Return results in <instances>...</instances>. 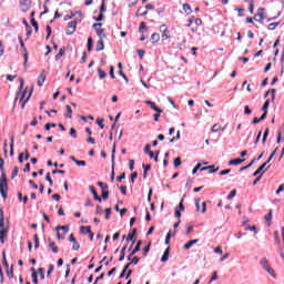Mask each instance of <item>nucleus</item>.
<instances>
[{"label":"nucleus","mask_w":284,"mask_h":284,"mask_svg":"<svg viewBox=\"0 0 284 284\" xmlns=\"http://www.w3.org/2000/svg\"><path fill=\"white\" fill-rule=\"evenodd\" d=\"M174 168H179L181 165V158H176L173 162Z\"/></svg>","instance_id":"obj_57"},{"label":"nucleus","mask_w":284,"mask_h":284,"mask_svg":"<svg viewBox=\"0 0 284 284\" xmlns=\"http://www.w3.org/2000/svg\"><path fill=\"white\" fill-rule=\"evenodd\" d=\"M110 214H112V209H105V219L106 221L110 220Z\"/></svg>","instance_id":"obj_59"},{"label":"nucleus","mask_w":284,"mask_h":284,"mask_svg":"<svg viewBox=\"0 0 284 284\" xmlns=\"http://www.w3.org/2000/svg\"><path fill=\"white\" fill-rule=\"evenodd\" d=\"M6 161L3 160V158L0 156V171H1V175H0V194L3 199V201H6L8 199V176L6 175Z\"/></svg>","instance_id":"obj_1"},{"label":"nucleus","mask_w":284,"mask_h":284,"mask_svg":"<svg viewBox=\"0 0 284 284\" xmlns=\"http://www.w3.org/2000/svg\"><path fill=\"white\" fill-rule=\"evenodd\" d=\"M67 116L68 119H72V106L71 105H67Z\"/></svg>","instance_id":"obj_43"},{"label":"nucleus","mask_w":284,"mask_h":284,"mask_svg":"<svg viewBox=\"0 0 284 284\" xmlns=\"http://www.w3.org/2000/svg\"><path fill=\"white\" fill-rule=\"evenodd\" d=\"M205 170H209L210 174H214L215 172H219V168L214 169V165L204 166L200 169V172H205Z\"/></svg>","instance_id":"obj_14"},{"label":"nucleus","mask_w":284,"mask_h":284,"mask_svg":"<svg viewBox=\"0 0 284 284\" xmlns=\"http://www.w3.org/2000/svg\"><path fill=\"white\" fill-rule=\"evenodd\" d=\"M102 199H103L104 201H108V199H110V191H108V189H104V190L102 191Z\"/></svg>","instance_id":"obj_35"},{"label":"nucleus","mask_w":284,"mask_h":284,"mask_svg":"<svg viewBox=\"0 0 284 284\" xmlns=\"http://www.w3.org/2000/svg\"><path fill=\"white\" fill-rule=\"evenodd\" d=\"M145 105H150L151 110H154V112H158L159 114H162L163 110L156 106L155 102H152L150 100L144 101Z\"/></svg>","instance_id":"obj_8"},{"label":"nucleus","mask_w":284,"mask_h":284,"mask_svg":"<svg viewBox=\"0 0 284 284\" xmlns=\"http://www.w3.org/2000/svg\"><path fill=\"white\" fill-rule=\"evenodd\" d=\"M221 123H215L212 128L211 131L212 132H219L221 130Z\"/></svg>","instance_id":"obj_40"},{"label":"nucleus","mask_w":284,"mask_h":284,"mask_svg":"<svg viewBox=\"0 0 284 284\" xmlns=\"http://www.w3.org/2000/svg\"><path fill=\"white\" fill-rule=\"evenodd\" d=\"M125 272H126V280L130 278V276H132V270H130V264H126L122 271V273L120 274V278H123V276H125Z\"/></svg>","instance_id":"obj_10"},{"label":"nucleus","mask_w":284,"mask_h":284,"mask_svg":"<svg viewBox=\"0 0 284 284\" xmlns=\"http://www.w3.org/2000/svg\"><path fill=\"white\" fill-rule=\"evenodd\" d=\"M160 32H162V33L168 32V27H166L165 24H162V26L160 27Z\"/></svg>","instance_id":"obj_64"},{"label":"nucleus","mask_w":284,"mask_h":284,"mask_svg":"<svg viewBox=\"0 0 284 284\" xmlns=\"http://www.w3.org/2000/svg\"><path fill=\"white\" fill-rule=\"evenodd\" d=\"M45 83V71H42L38 78V85L41 88Z\"/></svg>","instance_id":"obj_15"},{"label":"nucleus","mask_w":284,"mask_h":284,"mask_svg":"<svg viewBox=\"0 0 284 284\" xmlns=\"http://www.w3.org/2000/svg\"><path fill=\"white\" fill-rule=\"evenodd\" d=\"M270 170V164L264 162L254 173L253 176H258V174H265ZM262 172V173H261Z\"/></svg>","instance_id":"obj_6"},{"label":"nucleus","mask_w":284,"mask_h":284,"mask_svg":"<svg viewBox=\"0 0 284 284\" xmlns=\"http://www.w3.org/2000/svg\"><path fill=\"white\" fill-rule=\"evenodd\" d=\"M95 214H103V207H101V205H97Z\"/></svg>","instance_id":"obj_61"},{"label":"nucleus","mask_w":284,"mask_h":284,"mask_svg":"<svg viewBox=\"0 0 284 284\" xmlns=\"http://www.w3.org/2000/svg\"><path fill=\"white\" fill-rule=\"evenodd\" d=\"M20 6L23 8V11L30 10V0H20Z\"/></svg>","instance_id":"obj_18"},{"label":"nucleus","mask_w":284,"mask_h":284,"mask_svg":"<svg viewBox=\"0 0 284 284\" xmlns=\"http://www.w3.org/2000/svg\"><path fill=\"white\" fill-rule=\"evenodd\" d=\"M17 176H19V166L13 168L11 179H17Z\"/></svg>","instance_id":"obj_37"},{"label":"nucleus","mask_w":284,"mask_h":284,"mask_svg":"<svg viewBox=\"0 0 284 284\" xmlns=\"http://www.w3.org/2000/svg\"><path fill=\"white\" fill-rule=\"evenodd\" d=\"M31 277H32V283L33 284H39V274L37 272H33L31 274Z\"/></svg>","instance_id":"obj_32"},{"label":"nucleus","mask_w":284,"mask_h":284,"mask_svg":"<svg viewBox=\"0 0 284 284\" xmlns=\"http://www.w3.org/2000/svg\"><path fill=\"white\" fill-rule=\"evenodd\" d=\"M138 178H139V173L133 172V173L131 174V183H134V181H136Z\"/></svg>","instance_id":"obj_56"},{"label":"nucleus","mask_w":284,"mask_h":284,"mask_svg":"<svg viewBox=\"0 0 284 284\" xmlns=\"http://www.w3.org/2000/svg\"><path fill=\"white\" fill-rule=\"evenodd\" d=\"M92 45H94V40L92 39V37H89L88 38V44H87V48H88L89 52H92Z\"/></svg>","instance_id":"obj_26"},{"label":"nucleus","mask_w":284,"mask_h":284,"mask_svg":"<svg viewBox=\"0 0 284 284\" xmlns=\"http://www.w3.org/2000/svg\"><path fill=\"white\" fill-rule=\"evenodd\" d=\"M20 95V101H22V105L21 109H26V103H28V101H30V97H32V90L30 91V93L28 94V89H24L23 92L18 93V97ZM28 95V97H27ZM27 97V98H26Z\"/></svg>","instance_id":"obj_3"},{"label":"nucleus","mask_w":284,"mask_h":284,"mask_svg":"<svg viewBox=\"0 0 284 284\" xmlns=\"http://www.w3.org/2000/svg\"><path fill=\"white\" fill-rule=\"evenodd\" d=\"M45 180L48 181L49 185H54V182L52 181V176L50 175V173H47Z\"/></svg>","instance_id":"obj_48"},{"label":"nucleus","mask_w":284,"mask_h":284,"mask_svg":"<svg viewBox=\"0 0 284 284\" xmlns=\"http://www.w3.org/2000/svg\"><path fill=\"white\" fill-rule=\"evenodd\" d=\"M97 185L101 187L102 192L103 190H108V184H104L103 182H98Z\"/></svg>","instance_id":"obj_52"},{"label":"nucleus","mask_w":284,"mask_h":284,"mask_svg":"<svg viewBox=\"0 0 284 284\" xmlns=\"http://www.w3.org/2000/svg\"><path fill=\"white\" fill-rule=\"evenodd\" d=\"M197 242H199V240L189 241L186 244H184L183 250H190L192 247V245H196Z\"/></svg>","instance_id":"obj_21"},{"label":"nucleus","mask_w":284,"mask_h":284,"mask_svg":"<svg viewBox=\"0 0 284 284\" xmlns=\"http://www.w3.org/2000/svg\"><path fill=\"white\" fill-rule=\"evenodd\" d=\"M80 232L81 234H89L92 232V229L90 226H81Z\"/></svg>","instance_id":"obj_27"},{"label":"nucleus","mask_w":284,"mask_h":284,"mask_svg":"<svg viewBox=\"0 0 284 284\" xmlns=\"http://www.w3.org/2000/svg\"><path fill=\"white\" fill-rule=\"evenodd\" d=\"M260 265H262L263 270L267 272L273 278H276V273L274 272V268L270 265V261L267 258H262L260 261Z\"/></svg>","instance_id":"obj_2"},{"label":"nucleus","mask_w":284,"mask_h":284,"mask_svg":"<svg viewBox=\"0 0 284 284\" xmlns=\"http://www.w3.org/2000/svg\"><path fill=\"white\" fill-rule=\"evenodd\" d=\"M234 196H236V190L231 191V193L227 195V200L232 201V199H234Z\"/></svg>","instance_id":"obj_53"},{"label":"nucleus","mask_w":284,"mask_h":284,"mask_svg":"<svg viewBox=\"0 0 284 284\" xmlns=\"http://www.w3.org/2000/svg\"><path fill=\"white\" fill-rule=\"evenodd\" d=\"M245 159H241V158H237V159H233L229 162V165H241V163H244Z\"/></svg>","instance_id":"obj_17"},{"label":"nucleus","mask_w":284,"mask_h":284,"mask_svg":"<svg viewBox=\"0 0 284 284\" xmlns=\"http://www.w3.org/2000/svg\"><path fill=\"white\" fill-rule=\"evenodd\" d=\"M103 119H98L97 120V124L99 125V128L101 129V130H103V128H105V124L103 123Z\"/></svg>","instance_id":"obj_47"},{"label":"nucleus","mask_w":284,"mask_h":284,"mask_svg":"<svg viewBox=\"0 0 284 284\" xmlns=\"http://www.w3.org/2000/svg\"><path fill=\"white\" fill-rule=\"evenodd\" d=\"M19 43L21 45L22 52H23V58H24V68L28 70V49L26 48V43L23 42V38L21 36L18 37Z\"/></svg>","instance_id":"obj_4"},{"label":"nucleus","mask_w":284,"mask_h":284,"mask_svg":"<svg viewBox=\"0 0 284 284\" xmlns=\"http://www.w3.org/2000/svg\"><path fill=\"white\" fill-rule=\"evenodd\" d=\"M38 274H40L41 281H45V268L39 267L38 268Z\"/></svg>","instance_id":"obj_28"},{"label":"nucleus","mask_w":284,"mask_h":284,"mask_svg":"<svg viewBox=\"0 0 284 284\" xmlns=\"http://www.w3.org/2000/svg\"><path fill=\"white\" fill-rule=\"evenodd\" d=\"M69 133L71 134V136H72L73 139H77V129L71 128Z\"/></svg>","instance_id":"obj_58"},{"label":"nucleus","mask_w":284,"mask_h":284,"mask_svg":"<svg viewBox=\"0 0 284 284\" xmlns=\"http://www.w3.org/2000/svg\"><path fill=\"white\" fill-rule=\"evenodd\" d=\"M75 165L85 168L87 163H85V161H83V160H78V161H75Z\"/></svg>","instance_id":"obj_54"},{"label":"nucleus","mask_w":284,"mask_h":284,"mask_svg":"<svg viewBox=\"0 0 284 284\" xmlns=\"http://www.w3.org/2000/svg\"><path fill=\"white\" fill-rule=\"evenodd\" d=\"M169 258H170V247H168V248L164 251V253H163V255H162V257H161V262H162V263H165Z\"/></svg>","instance_id":"obj_19"},{"label":"nucleus","mask_w":284,"mask_h":284,"mask_svg":"<svg viewBox=\"0 0 284 284\" xmlns=\"http://www.w3.org/2000/svg\"><path fill=\"white\" fill-rule=\"evenodd\" d=\"M129 169L131 172L134 170V160H129Z\"/></svg>","instance_id":"obj_63"},{"label":"nucleus","mask_w":284,"mask_h":284,"mask_svg":"<svg viewBox=\"0 0 284 284\" xmlns=\"http://www.w3.org/2000/svg\"><path fill=\"white\" fill-rule=\"evenodd\" d=\"M134 236H136V229H133V231L128 234L126 241L128 242L132 241V243H136V237Z\"/></svg>","instance_id":"obj_13"},{"label":"nucleus","mask_w":284,"mask_h":284,"mask_svg":"<svg viewBox=\"0 0 284 284\" xmlns=\"http://www.w3.org/2000/svg\"><path fill=\"white\" fill-rule=\"evenodd\" d=\"M31 26L34 27L36 32H39V23L34 18H31Z\"/></svg>","instance_id":"obj_38"},{"label":"nucleus","mask_w":284,"mask_h":284,"mask_svg":"<svg viewBox=\"0 0 284 284\" xmlns=\"http://www.w3.org/2000/svg\"><path fill=\"white\" fill-rule=\"evenodd\" d=\"M98 74L99 79H105V77H108V73H105V71H103L101 68L98 69Z\"/></svg>","instance_id":"obj_33"},{"label":"nucleus","mask_w":284,"mask_h":284,"mask_svg":"<svg viewBox=\"0 0 284 284\" xmlns=\"http://www.w3.org/2000/svg\"><path fill=\"white\" fill-rule=\"evenodd\" d=\"M278 149H275L272 153H271V155L268 156V159H267V161H266V164L267 165H270V162L272 161V159H274V156H276V151H277Z\"/></svg>","instance_id":"obj_42"},{"label":"nucleus","mask_w":284,"mask_h":284,"mask_svg":"<svg viewBox=\"0 0 284 284\" xmlns=\"http://www.w3.org/2000/svg\"><path fill=\"white\" fill-rule=\"evenodd\" d=\"M51 128H57V124L55 123H47L44 125V130H47V131H50Z\"/></svg>","instance_id":"obj_49"},{"label":"nucleus","mask_w":284,"mask_h":284,"mask_svg":"<svg viewBox=\"0 0 284 284\" xmlns=\"http://www.w3.org/2000/svg\"><path fill=\"white\" fill-rule=\"evenodd\" d=\"M101 26H103V23H94L93 28L99 37V39H105V30L101 29Z\"/></svg>","instance_id":"obj_5"},{"label":"nucleus","mask_w":284,"mask_h":284,"mask_svg":"<svg viewBox=\"0 0 284 284\" xmlns=\"http://www.w3.org/2000/svg\"><path fill=\"white\" fill-rule=\"evenodd\" d=\"M120 192L123 194V196L128 195V186H120Z\"/></svg>","instance_id":"obj_51"},{"label":"nucleus","mask_w":284,"mask_h":284,"mask_svg":"<svg viewBox=\"0 0 284 284\" xmlns=\"http://www.w3.org/2000/svg\"><path fill=\"white\" fill-rule=\"evenodd\" d=\"M267 136H270V128H266L263 134V139H262V145H265V143H267Z\"/></svg>","instance_id":"obj_23"},{"label":"nucleus","mask_w":284,"mask_h":284,"mask_svg":"<svg viewBox=\"0 0 284 284\" xmlns=\"http://www.w3.org/2000/svg\"><path fill=\"white\" fill-rule=\"evenodd\" d=\"M130 262L128 263V265H139V262L141 261V257L139 256H132L131 260H129Z\"/></svg>","instance_id":"obj_20"},{"label":"nucleus","mask_w":284,"mask_h":284,"mask_svg":"<svg viewBox=\"0 0 284 284\" xmlns=\"http://www.w3.org/2000/svg\"><path fill=\"white\" fill-rule=\"evenodd\" d=\"M6 230V216L3 215V209H0V232Z\"/></svg>","instance_id":"obj_12"},{"label":"nucleus","mask_w":284,"mask_h":284,"mask_svg":"<svg viewBox=\"0 0 284 284\" xmlns=\"http://www.w3.org/2000/svg\"><path fill=\"white\" fill-rule=\"evenodd\" d=\"M49 247L52 250L53 254H59V247L57 246V243L50 242Z\"/></svg>","instance_id":"obj_25"},{"label":"nucleus","mask_w":284,"mask_h":284,"mask_svg":"<svg viewBox=\"0 0 284 284\" xmlns=\"http://www.w3.org/2000/svg\"><path fill=\"white\" fill-rule=\"evenodd\" d=\"M59 230H62L64 234H67L68 232H70V226L69 225L57 226V232H59Z\"/></svg>","instance_id":"obj_34"},{"label":"nucleus","mask_w":284,"mask_h":284,"mask_svg":"<svg viewBox=\"0 0 284 284\" xmlns=\"http://www.w3.org/2000/svg\"><path fill=\"white\" fill-rule=\"evenodd\" d=\"M2 263L7 270L10 267V265H8V260L6 258V251L2 252Z\"/></svg>","instance_id":"obj_41"},{"label":"nucleus","mask_w":284,"mask_h":284,"mask_svg":"<svg viewBox=\"0 0 284 284\" xmlns=\"http://www.w3.org/2000/svg\"><path fill=\"white\" fill-rule=\"evenodd\" d=\"M89 191L93 194V199L95 201H99V203H101L102 199L101 196H99V193L97 192V189H94L93 185H89Z\"/></svg>","instance_id":"obj_11"},{"label":"nucleus","mask_w":284,"mask_h":284,"mask_svg":"<svg viewBox=\"0 0 284 284\" xmlns=\"http://www.w3.org/2000/svg\"><path fill=\"white\" fill-rule=\"evenodd\" d=\"M97 52H101L102 50H105V44L103 42V39H99L97 42Z\"/></svg>","instance_id":"obj_16"},{"label":"nucleus","mask_w":284,"mask_h":284,"mask_svg":"<svg viewBox=\"0 0 284 284\" xmlns=\"http://www.w3.org/2000/svg\"><path fill=\"white\" fill-rule=\"evenodd\" d=\"M267 108H270V100H266L264 105L262 106L263 112H267Z\"/></svg>","instance_id":"obj_55"},{"label":"nucleus","mask_w":284,"mask_h":284,"mask_svg":"<svg viewBox=\"0 0 284 284\" xmlns=\"http://www.w3.org/2000/svg\"><path fill=\"white\" fill-rule=\"evenodd\" d=\"M63 54H65V49L64 47H62L59 51L58 54H55V61H59V59H61V57H63Z\"/></svg>","instance_id":"obj_30"},{"label":"nucleus","mask_w":284,"mask_h":284,"mask_svg":"<svg viewBox=\"0 0 284 284\" xmlns=\"http://www.w3.org/2000/svg\"><path fill=\"white\" fill-rule=\"evenodd\" d=\"M26 30H27V37H30L32 34V27L26 22Z\"/></svg>","instance_id":"obj_46"},{"label":"nucleus","mask_w":284,"mask_h":284,"mask_svg":"<svg viewBox=\"0 0 284 284\" xmlns=\"http://www.w3.org/2000/svg\"><path fill=\"white\" fill-rule=\"evenodd\" d=\"M77 21H71L68 23L67 27V34H74V32H77Z\"/></svg>","instance_id":"obj_7"},{"label":"nucleus","mask_w":284,"mask_h":284,"mask_svg":"<svg viewBox=\"0 0 284 284\" xmlns=\"http://www.w3.org/2000/svg\"><path fill=\"white\" fill-rule=\"evenodd\" d=\"M141 245H143V242L140 240V241H138L134 250L128 255V260H132V256H134V254H136V252H141Z\"/></svg>","instance_id":"obj_9"},{"label":"nucleus","mask_w":284,"mask_h":284,"mask_svg":"<svg viewBox=\"0 0 284 284\" xmlns=\"http://www.w3.org/2000/svg\"><path fill=\"white\" fill-rule=\"evenodd\" d=\"M213 281H219V275H217V272H216V271H215V272H213V275H212V277H211V280H210L209 284H212V283H213Z\"/></svg>","instance_id":"obj_45"},{"label":"nucleus","mask_w":284,"mask_h":284,"mask_svg":"<svg viewBox=\"0 0 284 284\" xmlns=\"http://www.w3.org/2000/svg\"><path fill=\"white\" fill-rule=\"evenodd\" d=\"M34 250H39V234L33 235Z\"/></svg>","instance_id":"obj_31"},{"label":"nucleus","mask_w":284,"mask_h":284,"mask_svg":"<svg viewBox=\"0 0 284 284\" xmlns=\"http://www.w3.org/2000/svg\"><path fill=\"white\" fill-rule=\"evenodd\" d=\"M141 10H143V8H139V9H138V11H136V13H135V17H146L148 11H143V13H139V12H141Z\"/></svg>","instance_id":"obj_44"},{"label":"nucleus","mask_w":284,"mask_h":284,"mask_svg":"<svg viewBox=\"0 0 284 284\" xmlns=\"http://www.w3.org/2000/svg\"><path fill=\"white\" fill-rule=\"evenodd\" d=\"M281 26V22H272L268 24V30H276Z\"/></svg>","instance_id":"obj_36"},{"label":"nucleus","mask_w":284,"mask_h":284,"mask_svg":"<svg viewBox=\"0 0 284 284\" xmlns=\"http://www.w3.org/2000/svg\"><path fill=\"white\" fill-rule=\"evenodd\" d=\"M148 27L145 26V22L140 23L139 32L143 33V30H145Z\"/></svg>","instance_id":"obj_60"},{"label":"nucleus","mask_w":284,"mask_h":284,"mask_svg":"<svg viewBox=\"0 0 284 284\" xmlns=\"http://www.w3.org/2000/svg\"><path fill=\"white\" fill-rule=\"evenodd\" d=\"M80 247H81V244H79L77 241L73 242L72 250H73L74 252H79V248H80Z\"/></svg>","instance_id":"obj_50"},{"label":"nucleus","mask_w":284,"mask_h":284,"mask_svg":"<svg viewBox=\"0 0 284 284\" xmlns=\"http://www.w3.org/2000/svg\"><path fill=\"white\" fill-rule=\"evenodd\" d=\"M181 139V131H178L176 132V136H173L171 140H170V143H174L176 141H179Z\"/></svg>","instance_id":"obj_39"},{"label":"nucleus","mask_w":284,"mask_h":284,"mask_svg":"<svg viewBox=\"0 0 284 284\" xmlns=\"http://www.w3.org/2000/svg\"><path fill=\"white\" fill-rule=\"evenodd\" d=\"M182 8L186 14H192V7H190V4L184 3Z\"/></svg>","instance_id":"obj_29"},{"label":"nucleus","mask_w":284,"mask_h":284,"mask_svg":"<svg viewBox=\"0 0 284 284\" xmlns=\"http://www.w3.org/2000/svg\"><path fill=\"white\" fill-rule=\"evenodd\" d=\"M159 41H161V34L159 33H153L151 36V43H159Z\"/></svg>","instance_id":"obj_22"},{"label":"nucleus","mask_w":284,"mask_h":284,"mask_svg":"<svg viewBox=\"0 0 284 284\" xmlns=\"http://www.w3.org/2000/svg\"><path fill=\"white\" fill-rule=\"evenodd\" d=\"M230 172H232L231 169H226L220 172V176H225V174H230Z\"/></svg>","instance_id":"obj_62"},{"label":"nucleus","mask_w":284,"mask_h":284,"mask_svg":"<svg viewBox=\"0 0 284 284\" xmlns=\"http://www.w3.org/2000/svg\"><path fill=\"white\" fill-rule=\"evenodd\" d=\"M6 236H8V230L0 231V242L3 244L6 243Z\"/></svg>","instance_id":"obj_24"}]
</instances>
